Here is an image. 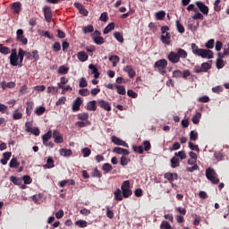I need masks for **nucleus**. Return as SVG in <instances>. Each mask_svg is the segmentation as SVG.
Listing matches in <instances>:
<instances>
[{
	"instance_id": "1",
	"label": "nucleus",
	"mask_w": 229,
	"mask_h": 229,
	"mask_svg": "<svg viewBox=\"0 0 229 229\" xmlns=\"http://www.w3.org/2000/svg\"><path fill=\"white\" fill-rule=\"evenodd\" d=\"M188 53L183 48H177V52L171 51L167 55V60L171 64H178L180 59H187Z\"/></svg>"
},
{
	"instance_id": "2",
	"label": "nucleus",
	"mask_w": 229,
	"mask_h": 229,
	"mask_svg": "<svg viewBox=\"0 0 229 229\" xmlns=\"http://www.w3.org/2000/svg\"><path fill=\"white\" fill-rule=\"evenodd\" d=\"M205 176L207 177V180H208L211 183H219L218 174H216L214 169L209 167L207 170H205Z\"/></svg>"
},
{
	"instance_id": "3",
	"label": "nucleus",
	"mask_w": 229,
	"mask_h": 229,
	"mask_svg": "<svg viewBox=\"0 0 229 229\" xmlns=\"http://www.w3.org/2000/svg\"><path fill=\"white\" fill-rule=\"evenodd\" d=\"M130 189H131L130 181L129 180L124 181L121 186V190H122L121 192L124 199H128L129 197H131V195H132V191H131Z\"/></svg>"
},
{
	"instance_id": "4",
	"label": "nucleus",
	"mask_w": 229,
	"mask_h": 229,
	"mask_svg": "<svg viewBox=\"0 0 229 229\" xmlns=\"http://www.w3.org/2000/svg\"><path fill=\"white\" fill-rule=\"evenodd\" d=\"M212 68V64L208 63H202L201 66L195 65L194 66V72L195 73H201V72H208Z\"/></svg>"
},
{
	"instance_id": "5",
	"label": "nucleus",
	"mask_w": 229,
	"mask_h": 229,
	"mask_svg": "<svg viewBox=\"0 0 229 229\" xmlns=\"http://www.w3.org/2000/svg\"><path fill=\"white\" fill-rule=\"evenodd\" d=\"M16 40L17 42H21L23 46L28 44V38L24 36V30L22 29H19L16 31Z\"/></svg>"
},
{
	"instance_id": "6",
	"label": "nucleus",
	"mask_w": 229,
	"mask_h": 229,
	"mask_svg": "<svg viewBox=\"0 0 229 229\" xmlns=\"http://www.w3.org/2000/svg\"><path fill=\"white\" fill-rule=\"evenodd\" d=\"M198 56H200L201 58H204V59H212L214 57V54H213V51L209 50V49H203V50H200L199 52L194 54Z\"/></svg>"
},
{
	"instance_id": "7",
	"label": "nucleus",
	"mask_w": 229,
	"mask_h": 229,
	"mask_svg": "<svg viewBox=\"0 0 229 229\" xmlns=\"http://www.w3.org/2000/svg\"><path fill=\"white\" fill-rule=\"evenodd\" d=\"M43 13H44L45 21H47V22H51L53 19L52 8H50L47 5H45L43 7Z\"/></svg>"
},
{
	"instance_id": "8",
	"label": "nucleus",
	"mask_w": 229,
	"mask_h": 229,
	"mask_svg": "<svg viewBox=\"0 0 229 229\" xmlns=\"http://www.w3.org/2000/svg\"><path fill=\"white\" fill-rule=\"evenodd\" d=\"M195 4L198 6L199 11H200L202 14L208 15V13H209V7L204 4L203 2L198 1L195 3Z\"/></svg>"
},
{
	"instance_id": "9",
	"label": "nucleus",
	"mask_w": 229,
	"mask_h": 229,
	"mask_svg": "<svg viewBox=\"0 0 229 229\" xmlns=\"http://www.w3.org/2000/svg\"><path fill=\"white\" fill-rule=\"evenodd\" d=\"M167 66V61L166 59H160L157 62L155 63L154 68H157L158 71H163Z\"/></svg>"
},
{
	"instance_id": "10",
	"label": "nucleus",
	"mask_w": 229,
	"mask_h": 229,
	"mask_svg": "<svg viewBox=\"0 0 229 229\" xmlns=\"http://www.w3.org/2000/svg\"><path fill=\"white\" fill-rule=\"evenodd\" d=\"M111 140L114 144L129 148V144H127L126 141L122 140L120 138L112 136Z\"/></svg>"
},
{
	"instance_id": "11",
	"label": "nucleus",
	"mask_w": 229,
	"mask_h": 229,
	"mask_svg": "<svg viewBox=\"0 0 229 229\" xmlns=\"http://www.w3.org/2000/svg\"><path fill=\"white\" fill-rule=\"evenodd\" d=\"M98 106H99L100 108H102L103 110H105L106 112H111L112 111L111 105L107 101H105L103 99H99L98 100Z\"/></svg>"
},
{
	"instance_id": "12",
	"label": "nucleus",
	"mask_w": 229,
	"mask_h": 229,
	"mask_svg": "<svg viewBox=\"0 0 229 229\" xmlns=\"http://www.w3.org/2000/svg\"><path fill=\"white\" fill-rule=\"evenodd\" d=\"M164 178L168 181V183L173 184L174 180H178V174L166 173L164 174Z\"/></svg>"
},
{
	"instance_id": "13",
	"label": "nucleus",
	"mask_w": 229,
	"mask_h": 229,
	"mask_svg": "<svg viewBox=\"0 0 229 229\" xmlns=\"http://www.w3.org/2000/svg\"><path fill=\"white\" fill-rule=\"evenodd\" d=\"M113 153H115L117 155H122L123 157H126V156L130 155V151L128 149H124L121 147H114L113 148Z\"/></svg>"
},
{
	"instance_id": "14",
	"label": "nucleus",
	"mask_w": 229,
	"mask_h": 229,
	"mask_svg": "<svg viewBox=\"0 0 229 229\" xmlns=\"http://www.w3.org/2000/svg\"><path fill=\"white\" fill-rule=\"evenodd\" d=\"M123 72H127L128 77H130L131 79H133L136 76V72L131 65L124 66Z\"/></svg>"
},
{
	"instance_id": "15",
	"label": "nucleus",
	"mask_w": 229,
	"mask_h": 229,
	"mask_svg": "<svg viewBox=\"0 0 229 229\" xmlns=\"http://www.w3.org/2000/svg\"><path fill=\"white\" fill-rule=\"evenodd\" d=\"M53 138L54 142L56 144H62L64 142L63 137L60 135V132L57 130L53 131Z\"/></svg>"
},
{
	"instance_id": "16",
	"label": "nucleus",
	"mask_w": 229,
	"mask_h": 229,
	"mask_svg": "<svg viewBox=\"0 0 229 229\" xmlns=\"http://www.w3.org/2000/svg\"><path fill=\"white\" fill-rule=\"evenodd\" d=\"M81 103H82V101L80 97L75 98V101L72 103V111L79 112L81 109Z\"/></svg>"
},
{
	"instance_id": "17",
	"label": "nucleus",
	"mask_w": 229,
	"mask_h": 229,
	"mask_svg": "<svg viewBox=\"0 0 229 229\" xmlns=\"http://www.w3.org/2000/svg\"><path fill=\"white\" fill-rule=\"evenodd\" d=\"M77 57L78 60L82 63L87 62L89 60V55H87V53L84 51H79V53L77 54Z\"/></svg>"
},
{
	"instance_id": "18",
	"label": "nucleus",
	"mask_w": 229,
	"mask_h": 229,
	"mask_svg": "<svg viewBox=\"0 0 229 229\" xmlns=\"http://www.w3.org/2000/svg\"><path fill=\"white\" fill-rule=\"evenodd\" d=\"M25 51L22 48H19L18 58H19V67H22V62H24Z\"/></svg>"
},
{
	"instance_id": "19",
	"label": "nucleus",
	"mask_w": 229,
	"mask_h": 229,
	"mask_svg": "<svg viewBox=\"0 0 229 229\" xmlns=\"http://www.w3.org/2000/svg\"><path fill=\"white\" fill-rule=\"evenodd\" d=\"M10 64L13 66H19V58L18 55H11L10 57Z\"/></svg>"
},
{
	"instance_id": "20",
	"label": "nucleus",
	"mask_w": 229,
	"mask_h": 229,
	"mask_svg": "<svg viewBox=\"0 0 229 229\" xmlns=\"http://www.w3.org/2000/svg\"><path fill=\"white\" fill-rule=\"evenodd\" d=\"M53 137V131L49 130L47 133L43 135V144L47 146V142L50 140Z\"/></svg>"
},
{
	"instance_id": "21",
	"label": "nucleus",
	"mask_w": 229,
	"mask_h": 229,
	"mask_svg": "<svg viewBox=\"0 0 229 229\" xmlns=\"http://www.w3.org/2000/svg\"><path fill=\"white\" fill-rule=\"evenodd\" d=\"M89 70H91V74H94V78L98 79L100 73L98 72V69L95 66V64H89Z\"/></svg>"
},
{
	"instance_id": "22",
	"label": "nucleus",
	"mask_w": 229,
	"mask_h": 229,
	"mask_svg": "<svg viewBox=\"0 0 229 229\" xmlns=\"http://www.w3.org/2000/svg\"><path fill=\"white\" fill-rule=\"evenodd\" d=\"M97 102L95 100L89 101L87 104V110L90 112H95L97 110Z\"/></svg>"
},
{
	"instance_id": "23",
	"label": "nucleus",
	"mask_w": 229,
	"mask_h": 229,
	"mask_svg": "<svg viewBox=\"0 0 229 229\" xmlns=\"http://www.w3.org/2000/svg\"><path fill=\"white\" fill-rule=\"evenodd\" d=\"M170 38H171V35L169 32H166V34L165 36L162 35L160 38L161 42L164 44H166L167 46L170 45Z\"/></svg>"
},
{
	"instance_id": "24",
	"label": "nucleus",
	"mask_w": 229,
	"mask_h": 229,
	"mask_svg": "<svg viewBox=\"0 0 229 229\" xmlns=\"http://www.w3.org/2000/svg\"><path fill=\"white\" fill-rule=\"evenodd\" d=\"M12 9H13V12L14 13L19 14L20 12H21V4L19 3V2H17V3H13V7H12Z\"/></svg>"
},
{
	"instance_id": "25",
	"label": "nucleus",
	"mask_w": 229,
	"mask_h": 229,
	"mask_svg": "<svg viewBox=\"0 0 229 229\" xmlns=\"http://www.w3.org/2000/svg\"><path fill=\"white\" fill-rule=\"evenodd\" d=\"M114 199L117 201H123V195L119 188L114 191Z\"/></svg>"
},
{
	"instance_id": "26",
	"label": "nucleus",
	"mask_w": 229,
	"mask_h": 229,
	"mask_svg": "<svg viewBox=\"0 0 229 229\" xmlns=\"http://www.w3.org/2000/svg\"><path fill=\"white\" fill-rule=\"evenodd\" d=\"M114 30V22H111L108 25H106V27L103 30V34H105V35L109 34Z\"/></svg>"
},
{
	"instance_id": "27",
	"label": "nucleus",
	"mask_w": 229,
	"mask_h": 229,
	"mask_svg": "<svg viewBox=\"0 0 229 229\" xmlns=\"http://www.w3.org/2000/svg\"><path fill=\"white\" fill-rule=\"evenodd\" d=\"M9 166L11 169H15L18 168L20 166V163L18 162V159L16 157H13V159H11Z\"/></svg>"
},
{
	"instance_id": "28",
	"label": "nucleus",
	"mask_w": 229,
	"mask_h": 229,
	"mask_svg": "<svg viewBox=\"0 0 229 229\" xmlns=\"http://www.w3.org/2000/svg\"><path fill=\"white\" fill-rule=\"evenodd\" d=\"M60 156L64 157H69L72 156V151L71 149H64L62 148L59 150Z\"/></svg>"
},
{
	"instance_id": "29",
	"label": "nucleus",
	"mask_w": 229,
	"mask_h": 229,
	"mask_svg": "<svg viewBox=\"0 0 229 229\" xmlns=\"http://www.w3.org/2000/svg\"><path fill=\"white\" fill-rule=\"evenodd\" d=\"M47 169H52L55 167V160H53V157H47V165H44Z\"/></svg>"
},
{
	"instance_id": "30",
	"label": "nucleus",
	"mask_w": 229,
	"mask_h": 229,
	"mask_svg": "<svg viewBox=\"0 0 229 229\" xmlns=\"http://www.w3.org/2000/svg\"><path fill=\"white\" fill-rule=\"evenodd\" d=\"M10 181L13 182V183L16 186H20L22 183V180L20 177L11 176Z\"/></svg>"
},
{
	"instance_id": "31",
	"label": "nucleus",
	"mask_w": 229,
	"mask_h": 229,
	"mask_svg": "<svg viewBox=\"0 0 229 229\" xmlns=\"http://www.w3.org/2000/svg\"><path fill=\"white\" fill-rule=\"evenodd\" d=\"M26 105H27L26 114H28V116H30L31 111L33 110V107H34V103L32 101H30V102L26 103Z\"/></svg>"
},
{
	"instance_id": "32",
	"label": "nucleus",
	"mask_w": 229,
	"mask_h": 229,
	"mask_svg": "<svg viewBox=\"0 0 229 229\" xmlns=\"http://www.w3.org/2000/svg\"><path fill=\"white\" fill-rule=\"evenodd\" d=\"M69 72V68L67 66L62 65L59 66V69H57V73L64 75V74H68Z\"/></svg>"
},
{
	"instance_id": "33",
	"label": "nucleus",
	"mask_w": 229,
	"mask_h": 229,
	"mask_svg": "<svg viewBox=\"0 0 229 229\" xmlns=\"http://www.w3.org/2000/svg\"><path fill=\"white\" fill-rule=\"evenodd\" d=\"M113 37H114L115 40H117L121 44L123 43V36L122 33L115 31L114 33H113Z\"/></svg>"
},
{
	"instance_id": "34",
	"label": "nucleus",
	"mask_w": 229,
	"mask_h": 229,
	"mask_svg": "<svg viewBox=\"0 0 229 229\" xmlns=\"http://www.w3.org/2000/svg\"><path fill=\"white\" fill-rule=\"evenodd\" d=\"M213 5H214V12H216V13L221 12L222 10L221 0H216Z\"/></svg>"
},
{
	"instance_id": "35",
	"label": "nucleus",
	"mask_w": 229,
	"mask_h": 229,
	"mask_svg": "<svg viewBox=\"0 0 229 229\" xmlns=\"http://www.w3.org/2000/svg\"><path fill=\"white\" fill-rule=\"evenodd\" d=\"M165 15H166V13L164 11H160V12H157L155 13L157 21H163L164 18H165Z\"/></svg>"
},
{
	"instance_id": "36",
	"label": "nucleus",
	"mask_w": 229,
	"mask_h": 229,
	"mask_svg": "<svg viewBox=\"0 0 229 229\" xmlns=\"http://www.w3.org/2000/svg\"><path fill=\"white\" fill-rule=\"evenodd\" d=\"M45 113H46V107H44V106H38V107H36V109H35V114L38 116H41Z\"/></svg>"
},
{
	"instance_id": "37",
	"label": "nucleus",
	"mask_w": 229,
	"mask_h": 229,
	"mask_svg": "<svg viewBox=\"0 0 229 229\" xmlns=\"http://www.w3.org/2000/svg\"><path fill=\"white\" fill-rule=\"evenodd\" d=\"M109 62H112L113 67H115L117 63L120 62V57L118 55H112L109 57Z\"/></svg>"
},
{
	"instance_id": "38",
	"label": "nucleus",
	"mask_w": 229,
	"mask_h": 229,
	"mask_svg": "<svg viewBox=\"0 0 229 229\" xmlns=\"http://www.w3.org/2000/svg\"><path fill=\"white\" fill-rule=\"evenodd\" d=\"M0 53L2 55H9L11 53V50L8 47H4L3 44H0Z\"/></svg>"
},
{
	"instance_id": "39",
	"label": "nucleus",
	"mask_w": 229,
	"mask_h": 229,
	"mask_svg": "<svg viewBox=\"0 0 229 229\" xmlns=\"http://www.w3.org/2000/svg\"><path fill=\"white\" fill-rule=\"evenodd\" d=\"M89 113H81V114H78V119H79L80 121H85V122H87V121H89Z\"/></svg>"
},
{
	"instance_id": "40",
	"label": "nucleus",
	"mask_w": 229,
	"mask_h": 229,
	"mask_svg": "<svg viewBox=\"0 0 229 229\" xmlns=\"http://www.w3.org/2000/svg\"><path fill=\"white\" fill-rule=\"evenodd\" d=\"M200 118H201V113L198 112L194 116H192L191 121L194 124H199Z\"/></svg>"
},
{
	"instance_id": "41",
	"label": "nucleus",
	"mask_w": 229,
	"mask_h": 229,
	"mask_svg": "<svg viewBox=\"0 0 229 229\" xmlns=\"http://www.w3.org/2000/svg\"><path fill=\"white\" fill-rule=\"evenodd\" d=\"M93 41L95 44H97L98 46L105 44V38L102 37H93Z\"/></svg>"
},
{
	"instance_id": "42",
	"label": "nucleus",
	"mask_w": 229,
	"mask_h": 229,
	"mask_svg": "<svg viewBox=\"0 0 229 229\" xmlns=\"http://www.w3.org/2000/svg\"><path fill=\"white\" fill-rule=\"evenodd\" d=\"M178 166H180L179 158L174 157L173 158H171V167L172 168H176Z\"/></svg>"
},
{
	"instance_id": "43",
	"label": "nucleus",
	"mask_w": 229,
	"mask_h": 229,
	"mask_svg": "<svg viewBox=\"0 0 229 229\" xmlns=\"http://www.w3.org/2000/svg\"><path fill=\"white\" fill-rule=\"evenodd\" d=\"M115 89H117V94H120L122 96L126 95V89L124 86H115Z\"/></svg>"
},
{
	"instance_id": "44",
	"label": "nucleus",
	"mask_w": 229,
	"mask_h": 229,
	"mask_svg": "<svg viewBox=\"0 0 229 229\" xmlns=\"http://www.w3.org/2000/svg\"><path fill=\"white\" fill-rule=\"evenodd\" d=\"M88 86L86 78L82 77L79 79V88H87Z\"/></svg>"
},
{
	"instance_id": "45",
	"label": "nucleus",
	"mask_w": 229,
	"mask_h": 229,
	"mask_svg": "<svg viewBox=\"0 0 229 229\" xmlns=\"http://www.w3.org/2000/svg\"><path fill=\"white\" fill-rule=\"evenodd\" d=\"M47 94L55 95L56 93H58V88H56L55 86H49V87H47Z\"/></svg>"
},
{
	"instance_id": "46",
	"label": "nucleus",
	"mask_w": 229,
	"mask_h": 229,
	"mask_svg": "<svg viewBox=\"0 0 229 229\" xmlns=\"http://www.w3.org/2000/svg\"><path fill=\"white\" fill-rule=\"evenodd\" d=\"M90 121H85V122H81V121H79L77 122V126L79 128H83V127H88V126H90Z\"/></svg>"
},
{
	"instance_id": "47",
	"label": "nucleus",
	"mask_w": 229,
	"mask_h": 229,
	"mask_svg": "<svg viewBox=\"0 0 229 229\" xmlns=\"http://www.w3.org/2000/svg\"><path fill=\"white\" fill-rule=\"evenodd\" d=\"M22 118V114L21 112H18V110H14L13 114V119L14 121L21 120Z\"/></svg>"
},
{
	"instance_id": "48",
	"label": "nucleus",
	"mask_w": 229,
	"mask_h": 229,
	"mask_svg": "<svg viewBox=\"0 0 229 229\" xmlns=\"http://www.w3.org/2000/svg\"><path fill=\"white\" fill-rule=\"evenodd\" d=\"M22 181H23V183H25L26 185H29L33 182V179H31L30 175H23Z\"/></svg>"
},
{
	"instance_id": "49",
	"label": "nucleus",
	"mask_w": 229,
	"mask_h": 229,
	"mask_svg": "<svg viewBox=\"0 0 229 229\" xmlns=\"http://www.w3.org/2000/svg\"><path fill=\"white\" fill-rule=\"evenodd\" d=\"M89 94L90 91L89 90V89H79V95H81V97H89Z\"/></svg>"
},
{
	"instance_id": "50",
	"label": "nucleus",
	"mask_w": 229,
	"mask_h": 229,
	"mask_svg": "<svg viewBox=\"0 0 229 229\" xmlns=\"http://www.w3.org/2000/svg\"><path fill=\"white\" fill-rule=\"evenodd\" d=\"M93 31H95V29L93 28L92 25L83 27V33L84 34L92 33Z\"/></svg>"
},
{
	"instance_id": "51",
	"label": "nucleus",
	"mask_w": 229,
	"mask_h": 229,
	"mask_svg": "<svg viewBox=\"0 0 229 229\" xmlns=\"http://www.w3.org/2000/svg\"><path fill=\"white\" fill-rule=\"evenodd\" d=\"M75 225L79 226V228H85L87 227V221L78 220L75 222Z\"/></svg>"
},
{
	"instance_id": "52",
	"label": "nucleus",
	"mask_w": 229,
	"mask_h": 229,
	"mask_svg": "<svg viewBox=\"0 0 229 229\" xmlns=\"http://www.w3.org/2000/svg\"><path fill=\"white\" fill-rule=\"evenodd\" d=\"M204 48H199L195 43L191 44V51L192 54L199 53V51H203Z\"/></svg>"
},
{
	"instance_id": "53",
	"label": "nucleus",
	"mask_w": 229,
	"mask_h": 229,
	"mask_svg": "<svg viewBox=\"0 0 229 229\" xmlns=\"http://www.w3.org/2000/svg\"><path fill=\"white\" fill-rule=\"evenodd\" d=\"M198 140V132L195 131H190V140L196 141Z\"/></svg>"
},
{
	"instance_id": "54",
	"label": "nucleus",
	"mask_w": 229,
	"mask_h": 229,
	"mask_svg": "<svg viewBox=\"0 0 229 229\" xmlns=\"http://www.w3.org/2000/svg\"><path fill=\"white\" fill-rule=\"evenodd\" d=\"M176 29H177V31H179V33H184L185 32L184 26H182V23H180L179 21H176Z\"/></svg>"
},
{
	"instance_id": "55",
	"label": "nucleus",
	"mask_w": 229,
	"mask_h": 229,
	"mask_svg": "<svg viewBox=\"0 0 229 229\" xmlns=\"http://www.w3.org/2000/svg\"><path fill=\"white\" fill-rule=\"evenodd\" d=\"M113 167L112 165L106 163L105 165H103L102 166V170L106 171V173H110L112 171Z\"/></svg>"
},
{
	"instance_id": "56",
	"label": "nucleus",
	"mask_w": 229,
	"mask_h": 229,
	"mask_svg": "<svg viewBox=\"0 0 229 229\" xmlns=\"http://www.w3.org/2000/svg\"><path fill=\"white\" fill-rule=\"evenodd\" d=\"M214 157H216L217 161L225 160V155L222 154L221 152H216V154H214Z\"/></svg>"
},
{
	"instance_id": "57",
	"label": "nucleus",
	"mask_w": 229,
	"mask_h": 229,
	"mask_svg": "<svg viewBox=\"0 0 229 229\" xmlns=\"http://www.w3.org/2000/svg\"><path fill=\"white\" fill-rule=\"evenodd\" d=\"M99 21H101L103 22H107V21H108V13H107V12H105V13L100 14Z\"/></svg>"
},
{
	"instance_id": "58",
	"label": "nucleus",
	"mask_w": 229,
	"mask_h": 229,
	"mask_svg": "<svg viewBox=\"0 0 229 229\" xmlns=\"http://www.w3.org/2000/svg\"><path fill=\"white\" fill-rule=\"evenodd\" d=\"M224 67H225V61H223V59H221V58H217L216 59V68L222 69Z\"/></svg>"
},
{
	"instance_id": "59",
	"label": "nucleus",
	"mask_w": 229,
	"mask_h": 229,
	"mask_svg": "<svg viewBox=\"0 0 229 229\" xmlns=\"http://www.w3.org/2000/svg\"><path fill=\"white\" fill-rule=\"evenodd\" d=\"M62 49V46L60 45L59 42H55L53 45V51L55 53H58Z\"/></svg>"
},
{
	"instance_id": "60",
	"label": "nucleus",
	"mask_w": 229,
	"mask_h": 229,
	"mask_svg": "<svg viewBox=\"0 0 229 229\" xmlns=\"http://www.w3.org/2000/svg\"><path fill=\"white\" fill-rule=\"evenodd\" d=\"M133 151L139 154L144 153V148L141 146H133Z\"/></svg>"
},
{
	"instance_id": "61",
	"label": "nucleus",
	"mask_w": 229,
	"mask_h": 229,
	"mask_svg": "<svg viewBox=\"0 0 229 229\" xmlns=\"http://www.w3.org/2000/svg\"><path fill=\"white\" fill-rule=\"evenodd\" d=\"M160 229H171V225H170L169 222L162 221V223L160 225Z\"/></svg>"
},
{
	"instance_id": "62",
	"label": "nucleus",
	"mask_w": 229,
	"mask_h": 229,
	"mask_svg": "<svg viewBox=\"0 0 229 229\" xmlns=\"http://www.w3.org/2000/svg\"><path fill=\"white\" fill-rule=\"evenodd\" d=\"M81 153H83V157H89L91 151L89 148H84L83 149H81Z\"/></svg>"
},
{
	"instance_id": "63",
	"label": "nucleus",
	"mask_w": 229,
	"mask_h": 229,
	"mask_svg": "<svg viewBox=\"0 0 229 229\" xmlns=\"http://www.w3.org/2000/svg\"><path fill=\"white\" fill-rule=\"evenodd\" d=\"M211 91L213 93L219 94V93L223 92V87L222 86L214 87L213 89H211Z\"/></svg>"
},
{
	"instance_id": "64",
	"label": "nucleus",
	"mask_w": 229,
	"mask_h": 229,
	"mask_svg": "<svg viewBox=\"0 0 229 229\" xmlns=\"http://www.w3.org/2000/svg\"><path fill=\"white\" fill-rule=\"evenodd\" d=\"M205 47L208 49L214 48V39L208 40V42L205 44Z\"/></svg>"
}]
</instances>
